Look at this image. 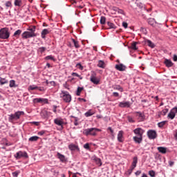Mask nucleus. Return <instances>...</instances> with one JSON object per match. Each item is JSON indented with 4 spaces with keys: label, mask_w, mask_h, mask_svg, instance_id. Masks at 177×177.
<instances>
[{
    "label": "nucleus",
    "mask_w": 177,
    "mask_h": 177,
    "mask_svg": "<svg viewBox=\"0 0 177 177\" xmlns=\"http://www.w3.org/2000/svg\"><path fill=\"white\" fill-rule=\"evenodd\" d=\"M37 26H33L29 27L26 31L24 32L21 35L23 39H28V38H34L37 37V33H35V30Z\"/></svg>",
    "instance_id": "obj_1"
},
{
    "label": "nucleus",
    "mask_w": 177,
    "mask_h": 177,
    "mask_svg": "<svg viewBox=\"0 0 177 177\" xmlns=\"http://www.w3.org/2000/svg\"><path fill=\"white\" fill-rule=\"evenodd\" d=\"M21 115H24V111H17L15 113H12L8 115V121L9 122H13V121H17L20 120Z\"/></svg>",
    "instance_id": "obj_2"
},
{
    "label": "nucleus",
    "mask_w": 177,
    "mask_h": 177,
    "mask_svg": "<svg viewBox=\"0 0 177 177\" xmlns=\"http://www.w3.org/2000/svg\"><path fill=\"white\" fill-rule=\"evenodd\" d=\"M59 97L62 99L65 103H71L72 100L71 95L67 91H62L59 93Z\"/></svg>",
    "instance_id": "obj_3"
},
{
    "label": "nucleus",
    "mask_w": 177,
    "mask_h": 177,
    "mask_svg": "<svg viewBox=\"0 0 177 177\" xmlns=\"http://www.w3.org/2000/svg\"><path fill=\"white\" fill-rule=\"evenodd\" d=\"M96 132H100V129L95 127L86 129L83 131L84 135L86 136H96Z\"/></svg>",
    "instance_id": "obj_4"
},
{
    "label": "nucleus",
    "mask_w": 177,
    "mask_h": 177,
    "mask_svg": "<svg viewBox=\"0 0 177 177\" xmlns=\"http://www.w3.org/2000/svg\"><path fill=\"white\" fill-rule=\"evenodd\" d=\"M10 37V32L8 28H2L0 29V39H8Z\"/></svg>",
    "instance_id": "obj_5"
},
{
    "label": "nucleus",
    "mask_w": 177,
    "mask_h": 177,
    "mask_svg": "<svg viewBox=\"0 0 177 177\" xmlns=\"http://www.w3.org/2000/svg\"><path fill=\"white\" fill-rule=\"evenodd\" d=\"M16 160H20V158H28V154L26 151H19L14 156Z\"/></svg>",
    "instance_id": "obj_6"
},
{
    "label": "nucleus",
    "mask_w": 177,
    "mask_h": 177,
    "mask_svg": "<svg viewBox=\"0 0 177 177\" xmlns=\"http://www.w3.org/2000/svg\"><path fill=\"white\" fill-rule=\"evenodd\" d=\"M90 81L95 85H98L99 82H100L99 79L96 77V73L95 72H92L90 77Z\"/></svg>",
    "instance_id": "obj_7"
},
{
    "label": "nucleus",
    "mask_w": 177,
    "mask_h": 177,
    "mask_svg": "<svg viewBox=\"0 0 177 177\" xmlns=\"http://www.w3.org/2000/svg\"><path fill=\"white\" fill-rule=\"evenodd\" d=\"M131 102L129 101H122V102H119V107H120L121 109H129V107H131Z\"/></svg>",
    "instance_id": "obj_8"
},
{
    "label": "nucleus",
    "mask_w": 177,
    "mask_h": 177,
    "mask_svg": "<svg viewBox=\"0 0 177 177\" xmlns=\"http://www.w3.org/2000/svg\"><path fill=\"white\" fill-rule=\"evenodd\" d=\"M54 124H55V125H58V127H61L62 129H63V125H64V121L62 118H57L54 119Z\"/></svg>",
    "instance_id": "obj_9"
},
{
    "label": "nucleus",
    "mask_w": 177,
    "mask_h": 177,
    "mask_svg": "<svg viewBox=\"0 0 177 177\" xmlns=\"http://www.w3.org/2000/svg\"><path fill=\"white\" fill-rule=\"evenodd\" d=\"M147 136L149 139H156L157 138V132L156 130H149L147 131Z\"/></svg>",
    "instance_id": "obj_10"
},
{
    "label": "nucleus",
    "mask_w": 177,
    "mask_h": 177,
    "mask_svg": "<svg viewBox=\"0 0 177 177\" xmlns=\"http://www.w3.org/2000/svg\"><path fill=\"white\" fill-rule=\"evenodd\" d=\"M33 103H44L45 104H48L49 102L47 98H35L33 99Z\"/></svg>",
    "instance_id": "obj_11"
},
{
    "label": "nucleus",
    "mask_w": 177,
    "mask_h": 177,
    "mask_svg": "<svg viewBox=\"0 0 177 177\" xmlns=\"http://www.w3.org/2000/svg\"><path fill=\"white\" fill-rule=\"evenodd\" d=\"M133 133H135V135H137V136H143V133H145V130H143L140 127H138L133 130Z\"/></svg>",
    "instance_id": "obj_12"
},
{
    "label": "nucleus",
    "mask_w": 177,
    "mask_h": 177,
    "mask_svg": "<svg viewBox=\"0 0 177 177\" xmlns=\"http://www.w3.org/2000/svg\"><path fill=\"white\" fill-rule=\"evenodd\" d=\"M115 68L118 71H125L127 70V66L122 64H116Z\"/></svg>",
    "instance_id": "obj_13"
},
{
    "label": "nucleus",
    "mask_w": 177,
    "mask_h": 177,
    "mask_svg": "<svg viewBox=\"0 0 177 177\" xmlns=\"http://www.w3.org/2000/svg\"><path fill=\"white\" fill-rule=\"evenodd\" d=\"M133 140H134L135 143L140 145V143H142V141L143 140V136H134L133 138Z\"/></svg>",
    "instance_id": "obj_14"
},
{
    "label": "nucleus",
    "mask_w": 177,
    "mask_h": 177,
    "mask_svg": "<svg viewBox=\"0 0 177 177\" xmlns=\"http://www.w3.org/2000/svg\"><path fill=\"white\" fill-rule=\"evenodd\" d=\"M92 160L95 161V162L97 164V165H99V167H102V160L95 156L92 157Z\"/></svg>",
    "instance_id": "obj_15"
},
{
    "label": "nucleus",
    "mask_w": 177,
    "mask_h": 177,
    "mask_svg": "<svg viewBox=\"0 0 177 177\" xmlns=\"http://www.w3.org/2000/svg\"><path fill=\"white\" fill-rule=\"evenodd\" d=\"M123 132L122 131H120L118 132V142H120V143H122V142H124V137H123Z\"/></svg>",
    "instance_id": "obj_16"
},
{
    "label": "nucleus",
    "mask_w": 177,
    "mask_h": 177,
    "mask_svg": "<svg viewBox=\"0 0 177 177\" xmlns=\"http://www.w3.org/2000/svg\"><path fill=\"white\" fill-rule=\"evenodd\" d=\"M57 156L62 162H64V161H66V156H64V155L60 153L59 152L57 153Z\"/></svg>",
    "instance_id": "obj_17"
},
{
    "label": "nucleus",
    "mask_w": 177,
    "mask_h": 177,
    "mask_svg": "<svg viewBox=\"0 0 177 177\" xmlns=\"http://www.w3.org/2000/svg\"><path fill=\"white\" fill-rule=\"evenodd\" d=\"M112 88L113 89H114V91H119V92H124V88L118 84L113 85Z\"/></svg>",
    "instance_id": "obj_18"
},
{
    "label": "nucleus",
    "mask_w": 177,
    "mask_h": 177,
    "mask_svg": "<svg viewBox=\"0 0 177 177\" xmlns=\"http://www.w3.org/2000/svg\"><path fill=\"white\" fill-rule=\"evenodd\" d=\"M176 115V114L175 113V112L172 109H171L170 112L167 115V118H169L170 120H174Z\"/></svg>",
    "instance_id": "obj_19"
},
{
    "label": "nucleus",
    "mask_w": 177,
    "mask_h": 177,
    "mask_svg": "<svg viewBox=\"0 0 177 177\" xmlns=\"http://www.w3.org/2000/svg\"><path fill=\"white\" fill-rule=\"evenodd\" d=\"M68 149L71 151H75V150H77V149H78V150H80V149L78 148V146H77V145H75L74 144H70L68 145Z\"/></svg>",
    "instance_id": "obj_20"
},
{
    "label": "nucleus",
    "mask_w": 177,
    "mask_h": 177,
    "mask_svg": "<svg viewBox=\"0 0 177 177\" xmlns=\"http://www.w3.org/2000/svg\"><path fill=\"white\" fill-rule=\"evenodd\" d=\"M158 151L159 153H161L162 154H165L167 153V148L164 147H158Z\"/></svg>",
    "instance_id": "obj_21"
},
{
    "label": "nucleus",
    "mask_w": 177,
    "mask_h": 177,
    "mask_svg": "<svg viewBox=\"0 0 177 177\" xmlns=\"http://www.w3.org/2000/svg\"><path fill=\"white\" fill-rule=\"evenodd\" d=\"M48 34H49V30L44 29L41 31V38H43V39H45L46 35H48Z\"/></svg>",
    "instance_id": "obj_22"
},
{
    "label": "nucleus",
    "mask_w": 177,
    "mask_h": 177,
    "mask_svg": "<svg viewBox=\"0 0 177 177\" xmlns=\"http://www.w3.org/2000/svg\"><path fill=\"white\" fill-rule=\"evenodd\" d=\"M137 114H138V118L140 121H145V113L142 112H136Z\"/></svg>",
    "instance_id": "obj_23"
},
{
    "label": "nucleus",
    "mask_w": 177,
    "mask_h": 177,
    "mask_svg": "<svg viewBox=\"0 0 177 177\" xmlns=\"http://www.w3.org/2000/svg\"><path fill=\"white\" fill-rule=\"evenodd\" d=\"M9 81L6 78L1 77H0V85H5L8 84Z\"/></svg>",
    "instance_id": "obj_24"
},
{
    "label": "nucleus",
    "mask_w": 177,
    "mask_h": 177,
    "mask_svg": "<svg viewBox=\"0 0 177 177\" xmlns=\"http://www.w3.org/2000/svg\"><path fill=\"white\" fill-rule=\"evenodd\" d=\"M165 64L167 67H172L173 66V63H172V61L169 60V59H166L165 61Z\"/></svg>",
    "instance_id": "obj_25"
},
{
    "label": "nucleus",
    "mask_w": 177,
    "mask_h": 177,
    "mask_svg": "<svg viewBox=\"0 0 177 177\" xmlns=\"http://www.w3.org/2000/svg\"><path fill=\"white\" fill-rule=\"evenodd\" d=\"M95 113L92 111V110H89L84 113V115L85 117H92V115H93Z\"/></svg>",
    "instance_id": "obj_26"
},
{
    "label": "nucleus",
    "mask_w": 177,
    "mask_h": 177,
    "mask_svg": "<svg viewBox=\"0 0 177 177\" xmlns=\"http://www.w3.org/2000/svg\"><path fill=\"white\" fill-rule=\"evenodd\" d=\"M10 88H17V86L16 85V81L12 80L10 81V84H9Z\"/></svg>",
    "instance_id": "obj_27"
},
{
    "label": "nucleus",
    "mask_w": 177,
    "mask_h": 177,
    "mask_svg": "<svg viewBox=\"0 0 177 177\" xmlns=\"http://www.w3.org/2000/svg\"><path fill=\"white\" fill-rule=\"evenodd\" d=\"M39 139V137L37 136H34L30 137L28 140L29 142H37V140H38Z\"/></svg>",
    "instance_id": "obj_28"
},
{
    "label": "nucleus",
    "mask_w": 177,
    "mask_h": 177,
    "mask_svg": "<svg viewBox=\"0 0 177 177\" xmlns=\"http://www.w3.org/2000/svg\"><path fill=\"white\" fill-rule=\"evenodd\" d=\"M97 67H100V68H104V62L103 60H100L97 64Z\"/></svg>",
    "instance_id": "obj_29"
},
{
    "label": "nucleus",
    "mask_w": 177,
    "mask_h": 177,
    "mask_svg": "<svg viewBox=\"0 0 177 177\" xmlns=\"http://www.w3.org/2000/svg\"><path fill=\"white\" fill-rule=\"evenodd\" d=\"M137 164H138V156H136L133 158V162L131 165L133 166V167H136Z\"/></svg>",
    "instance_id": "obj_30"
},
{
    "label": "nucleus",
    "mask_w": 177,
    "mask_h": 177,
    "mask_svg": "<svg viewBox=\"0 0 177 177\" xmlns=\"http://www.w3.org/2000/svg\"><path fill=\"white\" fill-rule=\"evenodd\" d=\"M113 10L115 12H116V13H118V15H124V10H122L118 8H115L113 9Z\"/></svg>",
    "instance_id": "obj_31"
},
{
    "label": "nucleus",
    "mask_w": 177,
    "mask_h": 177,
    "mask_svg": "<svg viewBox=\"0 0 177 177\" xmlns=\"http://www.w3.org/2000/svg\"><path fill=\"white\" fill-rule=\"evenodd\" d=\"M15 6H21V5H23V3L21 1V0H15V3H14Z\"/></svg>",
    "instance_id": "obj_32"
},
{
    "label": "nucleus",
    "mask_w": 177,
    "mask_h": 177,
    "mask_svg": "<svg viewBox=\"0 0 177 177\" xmlns=\"http://www.w3.org/2000/svg\"><path fill=\"white\" fill-rule=\"evenodd\" d=\"M20 34H21V30L19 29L14 32L13 37L17 38L19 36H20Z\"/></svg>",
    "instance_id": "obj_33"
},
{
    "label": "nucleus",
    "mask_w": 177,
    "mask_h": 177,
    "mask_svg": "<svg viewBox=\"0 0 177 177\" xmlns=\"http://www.w3.org/2000/svg\"><path fill=\"white\" fill-rule=\"evenodd\" d=\"M44 60H53V62H55L56 59L53 55H48L45 57Z\"/></svg>",
    "instance_id": "obj_34"
},
{
    "label": "nucleus",
    "mask_w": 177,
    "mask_h": 177,
    "mask_svg": "<svg viewBox=\"0 0 177 177\" xmlns=\"http://www.w3.org/2000/svg\"><path fill=\"white\" fill-rule=\"evenodd\" d=\"M138 44V42L134 41L131 44V49H133V50H138V47L136 46V45Z\"/></svg>",
    "instance_id": "obj_35"
},
{
    "label": "nucleus",
    "mask_w": 177,
    "mask_h": 177,
    "mask_svg": "<svg viewBox=\"0 0 177 177\" xmlns=\"http://www.w3.org/2000/svg\"><path fill=\"white\" fill-rule=\"evenodd\" d=\"M72 42L74 44L75 48L78 49L80 48V44L78 43V41H75V39H72Z\"/></svg>",
    "instance_id": "obj_36"
},
{
    "label": "nucleus",
    "mask_w": 177,
    "mask_h": 177,
    "mask_svg": "<svg viewBox=\"0 0 177 177\" xmlns=\"http://www.w3.org/2000/svg\"><path fill=\"white\" fill-rule=\"evenodd\" d=\"M84 90V87H77L76 95L77 96H80L81 95V92Z\"/></svg>",
    "instance_id": "obj_37"
},
{
    "label": "nucleus",
    "mask_w": 177,
    "mask_h": 177,
    "mask_svg": "<svg viewBox=\"0 0 177 177\" xmlns=\"http://www.w3.org/2000/svg\"><path fill=\"white\" fill-rule=\"evenodd\" d=\"M107 24H108L109 28H113V29L117 28V26H115V25L113 24L112 22L108 21Z\"/></svg>",
    "instance_id": "obj_38"
},
{
    "label": "nucleus",
    "mask_w": 177,
    "mask_h": 177,
    "mask_svg": "<svg viewBox=\"0 0 177 177\" xmlns=\"http://www.w3.org/2000/svg\"><path fill=\"white\" fill-rule=\"evenodd\" d=\"M148 24H149L150 26H154V24H156V21L154 20V19H149L148 20Z\"/></svg>",
    "instance_id": "obj_39"
},
{
    "label": "nucleus",
    "mask_w": 177,
    "mask_h": 177,
    "mask_svg": "<svg viewBox=\"0 0 177 177\" xmlns=\"http://www.w3.org/2000/svg\"><path fill=\"white\" fill-rule=\"evenodd\" d=\"M165 124H167V121L160 122L158 123V127L159 128H162L164 127V125H165Z\"/></svg>",
    "instance_id": "obj_40"
},
{
    "label": "nucleus",
    "mask_w": 177,
    "mask_h": 177,
    "mask_svg": "<svg viewBox=\"0 0 177 177\" xmlns=\"http://www.w3.org/2000/svg\"><path fill=\"white\" fill-rule=\"evenodd\" d=\"M147 44L148 46H150V48H154V44L150 40H147Z\"/></svg>",
    "instance_id": "obj_41"
},
{
    "label": "nucleus",
    "mask_w": 177,
    "mask_h": 177,
    "mask_svg": "<svg viewBox=\"0 0 177 177\" xmlns=\"http://www.w3.org/2000/svg\"><path fill=\"white\" fill-rule=\"evenodd\" d=\"M148 174L149 176L156 177V171H154L153 170L149 171Z\"/></svg>",
    "instance_id": "obj_42"
},
{
    "label": "nucleus",
    "mask_w": 177,
    "mask_h": 177,
    "mask_svg": "<svg viewBox=\"0 0 177 177\" xmlns=\"http://www.w3.org/2000/svg\"><path fill=\"white\" fill-rule=\"evenodd\" d=\"M100 24H106V17H100Z\"/></svg>",
    "instance_id": "obj_43"
},
{
    "label": "nucleus",
    "mask_w": 177,
    "mask_h": 177,
    "mask_svg": "<svg viewBox=\"0 0 177 177\" xmlns=\"http://www.w3.org/2000/svg\"><path fill=\"white\" fill-rule=\"evenodd\" d=\"M6 8L8 9V8H12V2L11 1H6Z\"/></svg>",
    "instance_id": "obj_44"
},
{
    "label": "nucleus",
    "mask_w": 177,
    "mask_h": 177,
    "mask_svg": "<svg viewBox=\"0 0 177 177\" xmlns=\"http://www.w3.org/2000/svg\"><path fill=\"white\" fill-rule=\"evenodd\" d=\"M45 50H46V47H40L38 49V52H39L40 53H44V52H45Z\"/></svg>",
    "instance_id": "obj_45"
},
{
    "label": "nucleus",
    "mask_w": 177,
    "mask_h": 177,
    "mask_svg": "<svg viewBox=\"0 0 177 177\" xmlns=\"http://www.w3.org/2000/svg\"><path fill=\"white\" fill-rule=\"evenodd\" d=\"M127 120H128L129 122H131V124H133V122H135V120L133 119V118H132L131 116H128Z\"/></svg>",
    "instance_id": "obj_46"
},
{
    "label": "nucleus",
    "mask_w": 177,
    "mask_h": 177,
    "mask_svg": "<svg viewBox=\"0 0 177 177\" xmlns=\"http://www.w3.org/2000/svg\"><path fill=\"white\" fill-rule=\"evenodd\" d=\"M29 89L30 91H35V89H38V86H37L35 85H31L29 86Z\"/></svg>",
    "instance_id": "obj_47"
},
{
    "label": "nucleus",
    "mask_w": 177,
    "mask_h": 177,
    "mask_svg": "<svg viewBox=\"0 0 177 177\" xmlns=\"http://www.w3.org/2000/svg\"><path fill=\"white\" fill-rule=\"evenodd\" d=\"M19 174H20V171H14V172H12V176L17 177V176H19Z\"/></svg>",
    "instance_id": "obj_48"
},
{
    "label": "nucleus",
    "mask_w": 177,
    "mask_h": 177,
    "mask_svg": "<svg viewBox=\"0 0 177 177\" xmlns=\"http://www.w3.org/2000/svg\"><path fill=\"white\" fill-rule=\"evenodd\" d=\"M76 67H77V68H79V70H84V66H82L81 63H77L76 64Z\"/></svg>",
    "instance_id": "obj_49"
},
{
    "label": "nucleus",
    "mask_w": 177,
    "mask_h": 177,
    "mask_svg": "<svg viewBox=\"0 0 177 177\" xmlns=\"http://www.w3.org/2000/svg\"><path fill=\"white\" fill-rule=\"evenodd\" d=\"M112 96H113L114 97H118L120 96V93H118L117 92H113L112 93Z\"/></svg>",
    "instance_id": "obj_50"
},
{
    "label": "nucleus",
    "mask_w": 177,
    "mask_h": 177,
    "mask_svg": "<svg viewBox=\"0 0 177 177\" xmlns=\"http://www.w3.org/2000/svg\"><path fill=\"white\" fill-rule=\"evenodd\" d=\"M74 125L75 127H77V125H79V124H78V118H75V122H74Z\"/></svg>",
    "instance_id": "obj_51"
},
{
    "label": "nucleus",
    "mask_w": 177,
    "mask_h": 177,
    "mask_svg": "<svg viewBox=\"0 0 177 177\" xmlns=\"http://www.w3.org/2000/svg\"><path fill=\"white\" fill-rule=\"evenodd\" d=\"M53 113H57V106L56 105H53Z\"/></svg>",
    "instance_id": "obj_52"
},
{
    "label": "nucleus",
    "mask_w": 177,
    "mask_h": 177,
    "mask_svg": "<svg viewBox=\"0 0 177 177\" xmlns=\"http://www.w3.org/2000/svg\"><path fill=\"white\" fill-rule=\"evenodd\" d=\"M37 134L39 135V136H42L45 135V131H39Z\"/></svg>",
    "instance_id": "obj_53"
},
{
    "label": "nucleus",
    "mask_w": 177,
    "mask_h": 177,
    "mask_svg": "<svg viewBox=\"0 0 177 177\" xmlns=\"http://www.w3.org/2000/svg\"><path fill=\"white\" fill-rule=\"evenodd\" d=\"M84 147L86 150H89V149H90L89 144L86 143V144L84 145Z\"/></svg>",
    "instance_id": "obj_54"
},
{
    "label": "nucleus",
    "mask_w": 177,
    "mask_h": 177,
    "mask_svg": "<svg viewBox=\"0 0 177 177\" xmlns=\"http://www.w3.org/2000/svg\"><path fill=\"white\" fill-rule=\"evenodd\" d=\"M37 89L40 92H45V88H44V87H38Z\"/></svg>",
    "instance_id": "obj_55"
},
{
    "label": "nucleus",
    "mask_w": 177,
    "mask_h": 177,
    "mask_svg": "<svg viewBox=\"0 0 177 177\" xmlns=\"http://www.w3.org/2000/svg\"><path fill=\"white\" fill-rule=\"evenodd\" d=\"M162 113H163V115H165L167 113H168V109H165L162 111Z\"/></svg>",
    "instance_id": "obj_56"
},
{
    "label": "nucleus",
    "mask_w": 177,
    "mask_h": 177,
    "mask_svg": "<svg viewBox=\"0 0 177 177\" xmlns=\"http://www.w3.org/2000/svg\"><path fill=\"white\" fill-rule=\"evenodd\" d=\"M122 26H123L124 28H128V23H127V22H122Z\"/></svg>",
    "instance_id": "obj_57"
},
{
    "label": "nucleus",
    "mask_w": 177,
    "mask_h": 177,
    "mask_svg": "<svg viewBox=\"0 0 177 177\" xmlns=\"http://www.w3.org/2000/svg\"><path fill=\"white\" fill-rule=\"evenodd\" d=\"M140 174H142V171L138 170V171L135 173V175H136V176H139V175H140Z\"/></svg>",
    "instance_id": "obj_58"
},
{
    "label": "nucleus",
    "mask_w": 177,
    "mask_h": 177,
    "mask_svg": "<svg viewBox=\"0 0 177 177\" xmlns=\"http://www.w3.org/2000/svg\"><path fill=\"white\" fill-rule=\"evenodd\" d=\"M71 75L73 77H80V75L78 73L74 72L71 73Z\"/></svg>",
    "instance_id": "obj_59"
},
{
    "label": "nucleus",
    "mask_w": 177,
    "mask_h": 177,
    "mask_svg": "<svg viewBox=\"0 0 177 177\" xmlns=\"http://www.w3.org/2000/svg\"><path fill=\"white\" fill-rule=\"evenodd\" d=\"M77 100H79V102H86V100H85V98H81V97H79V98L77 99Z\"/></svg>",
    "instance_id": "obj_60"
},
{
    "label": "nucleus",
    "mask_w": 177,
    "mask_h": 177,
    "mask_svg": "<svg viewBox=\"0 0 177 177\" xmlns=\"http://www.w3.org/2000/svg\"><path fill=\"white\" fill-rule=\"evenodd\" d=\"M108 131H110L111 135H113L114 133V130H113V129L111 127H109Z\"/></svg>",
    "instance_id": "obj_61"
},
{
    "label": "nucleus",
    "mask_w": 177,
    "mask_h": 177,
    "mask_svg": "<svg viewBox=\"0 0 177 177\" xmlns=\"http://www.w3.org/2000/svg\"><path fill=\"white\" fill-rule=\"evenodd\" d=\"M171 110H173V111L174 112V113L176 114V113H177V107H176V106L172 108Z\"/></svg>",
    "instance_id": "obj_62"
},
{
    "label": "nucleus",
    "mask_w": 177,
    "mask_h": 177,
    "mask_svg": "<svg viewBox=\"0 0 177 177\" xmlns=\"http://www.w3.org/2000/svg\"><path fill=\"white\" fill-rule=\"evenodd\" d=\"M174 62H177V55H174L173 57Z\"/></svg>",
    "instance_id": "obj_63"
},
{
    "label": "nucleus",
    "mask_w": 177,
    "mask_h": 177,
    "mask_svg": "<svg viewBox=\"0 0 177 177\" xmlns=\"http://www.w3.org/2000/svg\"><path fill=\"white\" fill-rule=\"evenodd\" d=\"M174 164H175V162H174L173 161H169V165L170 167H172V165H174Z\"/></svg>",
    "instance_id": "obj_64"
}]
</instances>
